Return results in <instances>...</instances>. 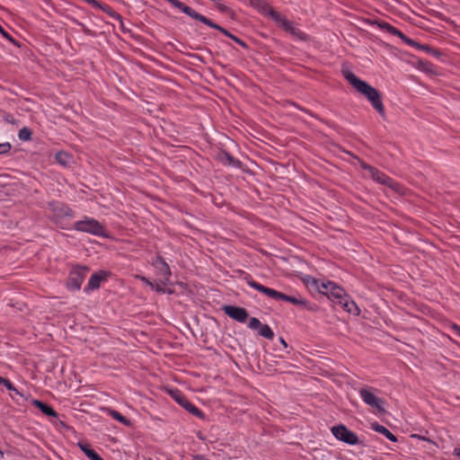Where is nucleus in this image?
Masks as SVG:
<instances>
[{
  "mask_svg": "<svg viewBox=\"0 0 460 460\" xmlns=\"http://www.w3.org/2000/svg\"><path fill=\"white\" fill-rule=\"evenodd\" d=\"M342 75L344 78L362 95H364L368 102L371 103L373 108L377 111V113L385 118V106L383 104V97L382 93L367 82L362 81L358 77H357L351 71L348 69L342 70Z\"/></svg>",
  "mask_w": 460,
  "mask_h": 460,
  "instance_id": "nucleus-1",
  "label": "nucleus"
},
{
  "mask_svg": "<svg viewBox=\"0 0 460 460\" xmlns=\"http://www.w3.org/2000/svg\"><path fill=\"white\" fill-rule=\"evenodd\" d=\"M328 299L333 302L334 304L341 305L342 308L348 313L356 315L359 314V309L357 304L354 301L349 300L345 290L340 286L336 285L335 283L331 289Z\"/></svg>",
  "mask_w": 460,
  "mask_h": 460,
  "instance_id": "nucleus-2",
  "label": "nucleus"
},
{
  "mask_svg": "<svg viewBox=\"0 0 460 460\" xmlns=\"http://www.w3.org/2000/svg\"><path fill=\"white\" fill-rule=\"evenodd\" d=\"M271 19L284 30L286 32L290 33L294 38L306 41L309 37L304 31L295 27L293 23L286 18V16L280 14L279 12H272Z\"/></svg>",
  "mask_w": 460,
  "mask_h": 460,
  "instance_id": "nucleus-3",
  "label": "nucleus"
},
{
  "mask_svg": "<svg viewBox=\"0 0 460 460\" xmlns=\"http://www.w3.org/2000/svg\"><path fill=\"white\" fill-rule=\"evenodd\" d=\"M74 229L97 236L105 235L103 226L96 219L88 217H85L83 220L75 222L74 225Z\"/></svg>",
  "mask_w": 460,
  "mask_h": 460,
  "instance_id": "nucleus-4",
  "label": "nucleus"
},
{
  "mask_svg": "<svg viewBox=\"0 0 460 460\" xmlns=\"http://www.w3.org/2000/svg\"><path fill=\"white\" fill-rule=\"evenodd\" d=\"M48 208L52 213L50 218L56 224H59L65 217H74V211L63 202L51 201L48 204Z\"/></svg>",
  "mask_w": 460,
  "mask_h": 460,
  "instance_id": "nucleus-5",
  "label": "nucleus"
},
{
  "mask_svg": "<svg viewBox=\"0 0 460 460\" xmlns=\"http://www.w3.org/2000/svg\"><path fill=\"white\" fill-rule=\"evenodd\" d=\"M89 268L85 266H76L69 273L66 280V288L69 290L75 291L81 288L82 283L84 280Z\"/></svg>",
  "mask_w": 460,
  "mask_h": 460,
  "instance_id": "nucleus-6",
  "label": "nucleus"
},
{
  "mask_svg": "<svg viewBox=\"0 0 460 460\" xmlns=\"http://www.w3.org/2000/svg\"><path fill=\"white\" fill-rule=\"evenodd\" d=\"M359 395L366 404L376 410L379 413L385 412L384 408L385 401L382 398L377 397L372 392V388H361L359 390Z\"/></svg>",
  "mask_w": 460,
  "mask_h": 460,
  "instance_id": "nucleus-7",
  "label": "nucleus"
},
{
  "mask_svg": "<svg viewBox=\"0 0 460 460\" xmlns=\"http://www.w3.org/2000/svg\"><path fill=\"white\" fill-rule=\"evenodd\" d=\"M332 433L337 439L350 446L357 445L359 442L357 434L343 424L332 427Z\"/></svg>",
  "mask_w": 460,
  "mask_h": 460,
  "instance_id": "nucleus-8",
  "label": "nucleus"
},
{
  "mask_svg": "<svg viewBox=\"0 0 460 460\" xmlns=\"http://www.w3.org/2000/svg\"><path fill=\"white\" fill-rule=\"evenodd\" d=\"M172 397L186 411L199 419H204V413L193 405L179 390L170 392Z\"/></svg>",
  "mask_w": 460,
  "mask_h": 460,
  "instance_id": "nucleus-9",
  "label": "nucleus"
},
{
  "mask_svg": "<svg viewBox=\"0 0 460 460\" xmlns=\"http://www.w3.org/2000/svg\"><path fill=\"white\" fill-rule=\"evenodd\" d=\"M153 265L158 273L159 282H161L163 285H166L169 282V279L172 275L170 267L167 262L161 255H157L153 260Z\"/></svg>",
  "mask_w": 460,
  "mask_h": 460,
  "instance_id": "nucleus-10",
  "label": "nucleus"
},
{
  "mask_svg": "<svg viewBox=\"0 0 460 460\" xmlns=\"http://www.w3.org/2000/svg\"><path fill=\"white\" fill-rule=\"evenodd\" d=\"M378 25L382 30L387 31L388 33L394 36H398L403 42H405L409 46L414 47L416 49L420 48V43L410 39L409 37L404 35L401 31L392 26L391 24L382 22Z\"/></svg>",
  "mask_w": 460,
  "mask_h": 460,
  "instance_id": "nucleus-11",
  "label": "nucleus"
},
{
  "mask_svg": "<svg viewBox=\"0 0 460 460\" xmlns=\"http://www.w3.org/2000/svg\"><path fill=\"white\" fill-rule=\"evenodd\" d=\"M222 310L226 315L239 323H245L249 317L247 310L243 307L235 305H224Z\"/></svg>",
  "mask_w": 460,
  "mask_h": 460,
  "instance_id": "nucleus-12",
  "label": "nucleus"
},
{
  "mask_svg": "<svg viewBox=\"0 0 460 460\" xmlns=\"http://www.w3.org/2000/svg\"><path fill=\"white\" fill-rule=\"evenodd\" d=\"M278 300H283V301L289 302L296 305L304 306L308 311H312V312H315L318 310V305H316L315 304H311L307 300L303 299L300 296H288L284 293L279 292Z\"/></svg>",
  "mask_w": 460,
  "mask_h": 460,
  "instance_id": "nucleus-13",
  "label": "nucleus"
},
{
  "mask_svg": "<svg viewBox=\"0 0 460 460\" xmlns=\"http://www.w3.org/2000/svg\"><path fill=\"white\" fill-rule=\"evenodd\" d=\"M110 275L111 272L104 270H100L98 272L93 273L91 276L88 284L84 288V292L89 293L93 290L98 289L101 286V283L102 281H105Z\"/></svg>",
  "mask_w": 460,
  "mask_h": 460,
  "instance_id": "nucleus-14",
  "label": "nucleus"
},
{
  "mask_svg": "<svg viewBox=\"0 0 460 460\" xmlns=\"http://www.w3.org/2000/svg\"><path fill=\"white\" fill-rule=\"evenodd\" d=\"M246 283L252 288L258 290L259 292L264 294L265 296L274 299L278 300L279 291H277L275 289L267 288L259 282L253 280L251 277L245 278Z\"/></svg>",
  "mask_w": 460,
  "mask_h": 460,
  "instance_id": "nucleus-15",
  "label": "nucleus"
},
{
  "mask_svg": "<svg viewBox=\"0 0 460 460\" xmlns=\"http://www.w3.org/2000/svg\"><path fill=\"white\" fill-rule=\"evenodd\" d=\"M217 160L220 162L222 164L226 166H231L234 168H240L242 165V163L234 157L232 155H230L228 152L225 150H220L217 154Z\"/></svg>",
  "mask_w": 460,
  "mask_h": 460,
  "instance_id": "nucleus-16",
  "label": "nucleus"
},
{
  "mask_svg": "<svg viewBox=\"0 0 460 460\" xmlns=\"http://www.w3.org/2000/svg\"><path fill=\"white\" fill-rule=\"evenodd\" d=\"M205 24L209 26L210 28H213V29H216V30L219 31L224 35H226V37L230 38L231 40H233V41L236 42L237 44H239L243 48L248 49L247 43H245L243 40H241L240 38L234 36L230 31H228L225 28H223L222 26L217 24L216 22H214L210 19L208 18L206 22H205Z\"/></svg>",
  "mask_w": 460,
  "mask_h": 460,
  "instance_id": "nucleus-17",
  "label": "nucleus"
},
{
  "mask_svg": "<svg viewBox=\"0 0 460 460\" xmlns=\"http://www.w3.org/2000/svg\"><path fill=\"white\" fill-rule=\"evenodd\" d=\"M370 177L378 183L386 185L392 189H394L397 185L390 177L377 170L376 167L369 173Z\"/></svg>",
  "mask_w": 460,
  "mask_h": 460,
  "instance_id": "nucleus-18",
  "label": "nucleus"
},
{
  "mask_svg": "<svg viewBox=\"0 0 460 460\" xmlns=\"http://www.w3.org/2000/svg\"><path fill=\"white\" fill-rule=\"evenodd\" d=\"M250 4L252 6L257 8L261 13L270 15V18L272 12H277L266 2V0H250Z\"/></svg>",
  "mask_w": 460,
  "mask_h": 460,
  "instance_id": "nucleus-19",
  "label": "nucleus"
},
{
  "mask_svg": "<svg viewBox=\"0 0 460 460\" xmlns=\"http://www.w3.org/2000/svg\"><path fill=\"white\" fill-rule=\"evenodd\" d=\"M32 404L46 416L54 418L58 417V412L50 405L40 400H33Z\"/></svg>",
  "mask_w": 460,
  "mask_h": 460,
  "instance_id": "nucleus-20",
  "label": "nucleus"
},
{
  "mask_svg": "<svg viewBox=\"0 0 460 460\" xmlns=\"http://www.w3.org/2000/svg\"><path fill=\"white\" fill-rule=\"evenodd\" d=\"M372 429L375 431L383 434L385 438H387L390 441L396 442L397 438L385 426L378 424L377 422H374L371 424Z\"/></svg>",
  "mask_w": 460,
  "mask_h": 460,
  "instance_id": "nucleus-21",
  "label": "nucleus"
},
{
  "mask_svg": "<svg viewBox=\"0 0 460 460\" xmlns=\"http://www.w3.org/2000/svg\"><path fill=\"white\" fill-rule=\"evenodd\" d=\"M78 447L90 460H103L99 454L91 448L89 444L79 442Z\"/></svg>",
  "mask_w": 460,
  "mask_h": 460,
  "instance_id": "nucleus-22",
  "label": "nucleus"
},
{
  "mask_svg": "<svg viewBox=\"0 0 460 460\" xmlns=\"http://www.w3.org/2000/svg\"><path fill=\"white\" fill-rule=\"evenodd\" d=\"M96 8L101 9L102 11L105 12L108 15H110L114 20L119 21L120 23H122V16L116 13L111 6L105 4H102L99 2V5H96Z\"/></svg>",
  "mask_w": 460,
  "mask_h": 460,
  "instance_id": "nucleus-23",
  "label": "nucleus"
},
{
  "mask_svg": "<svg viewBox=\"0 0 460 460\" xmlns=\"http://www.w3.org/2000/svg\"><path fill=\"white\" fill-rule=\"evenodd\" d=\"M314 284L316 286V288L318 289L319 293L323 295V296H326L327 298H328L329 295H330V292H331V289H332V286L334 285V283L331 282V281H328L326 283L322 282L319 285V282L317 280H314Z\"/></svg>",
  "mask_w": 460,
  "mask_h": 460,
  "instance_id": "nucleus-24",
  "label": "nucleus"
},
{
  "mask_svg": "<svg viewBox=\"0 0 460 460\" xmlns=\"http://www.w3.org/2000/svg\"><path fill=\"white\" fill-rule=\"evenodd\" d=\"M258 333L268 340L274 338V332L268 324H261L258 330Z\"/></svg>",
  "mask_w": 460,
  "mask_h": 460,
  "instance_id": "nucleus-25",
  "label": "nucleus"
},
{
  "mask_svg": "<svg viewBox=\"0 0 460 460\" xmlns=\"http://www.w3.org/2000/svg\"><path fill=\"white\" fill-rule=\"evenodd\" d=\"M32 132L29 128H22L19 130L18 137L20 140L28 141L31 139Z\"/></svg>",
  "mask_w": 460,
  "mask_h": 460,
  "instance_id": "nucleus-26",
  "label": "nucleus"
},
{
  "mask_svg": "<svg viewBox=\"0 0 460 460\" xmlns=\"http://www.w3.org/2000/svg\"><path fill=\"white\" fill-rule=\"evenodd\" d=\"M0 385H3L6 387L7 390L14 392L16 394L21 395V393L14 387V385L11 383L9 379H6L3 376H0Z\"/></svg>",
  "mask_w": 460,
  "mask_h": 460,
  "instance_id": "nucleus-27",
  "label": "nucleus"
},
{
  "mask_svg": "<svg viewBox=\"0 0 460 460\" xmlns=\"http://www.w3.org/2000/svg\"><path fill=\"white\" fill-rule=\"evenodd\" d=\"M111 415L117 420H119L120 423L126 425V426H129L130 425V420H128L125 416L121 415L119 411H111Z\"/></svg>",
  "mask_w": 460,
  "mask_h": 460,
  "instance_id": "nucleus-28",
  "label": "nucleus"
},
{
  "mask_svg": "<svg viewBox=\"0 0 460 460\" xmlns=\"http://www.w3.org/2000/svg\"><path fill=\"white\" fill-rule=\"evenodd\" d=\"M217 8L221 12L227 15H229L232 19H234V13L232 11L228 6L221 4L217 3Z\"/></svg>",
  "mask_w": 460,
  "mask_h": 460,
  "instance_id": "nucleus-29",
  "label": "nucleus"
},
{
  "mask_svg": "<svg viewBox=\"0 0 460 460\" xmlns=\"http://www.w3.org/2000/svg\"><path fill=\"white\" fill-rule=\"evenodd\" d=\"M70 156L66 153L59 152L56 155V160L63 165H66L69 163Z\"/></svg>",
  "mask_w": 460,
  "mask_h": 460,
  "instance_id": "nucleus-30",
  "label": "nucleus"
},
{
  "mask_svg": "<svg viewBox=\"0 0 460 460\" xmlns=\"http://www.w3.org/2000/svg\"><path fill=\"white\" fill-rule=\"evenodd\" d=\"M262 323L256 317H251L249 320L248 327L252 330H259Z\"/></svg>",
  "mask_w": 460,
  "mask_h": 460,
  "instance_id": "nucleus-31",
  "label": "nucleus"
},
{
  "mask_svg": "<svg viewBox=\"0 0 460 460\" xmlns=\"http://www.w3.org/2000/svg\"><path fill=\"white\" fill-rule=\"evenodd\" d=\"M418 49H422V50L426 51L427 53L431 54L436 57L440 56V52L438 49H432L429 45L420 44V48H419Z\"/></svg>",
  "mask_w": 460,
  "mask_h": 460,
  "instance_id": "nucleus-32",
  "label": "nucleus"
},
{
  "mask_svg": "<svg viewBox=\"0 0 460 460\" xmlns=\"http://www.w3.org/2000/svg\"><path fill=\"white\" fill-rule=\"evenodd\" d=\"M355 158L358 160V164H359L360 167H361L363 170L367 171V172H368V173H370V172H371V171H373L374 166H372V165H370V164H368L365 163L363 160H361V159H360L359 157H358V156H355Z\"/></svg>",
  "mask_w": 460,
  "mask_h": 460,
  "instance_id": "nucleus-33",
  "label": "nucleus"
},
{
  "mask_svg": "<svg viewBox=\"0 0 460 460\" xmlns=\"http://www.w3.org/2000/svg\"><path fill=\"white\" fill-rule=\"evenodd\" d=\"M0 33L9 41L13 42L14 45H18V42L0 25Z\"/></svg>",
  "mask_w": 460,
  "mask_h": 460,
  "instance_id": "nucleus-34",
  "label": "nucleus"
},
{
  "mask_svg": "<svg viewBox=\"0 0 460 460\" xmlns=\"http://www.w3.org/2000/svg\"><path fill=\"white\" fill-rule=\"evenodd\" d=\"M11 147V144L8 142L0 144V155L8 154Z\"/></svg>",
  "mask_w": 460,
  "mask_h": 460,
  "instance_id": "nucleus-35",
  "label": "nucleus"
},
{
  "mask_svg": "<svg viewBox=\"0 0 460 460\" xmlns=\"http://www.w3.org/2000/svg\"><path fill=\"white\" fill-rule=\"evenodd\" d=\"M163 284L160 282V283H155V288L153 289H155L156 292L158 293H165L166 290L163 288Z\"/></svg>",
  "mask_w": 460,
  "mask_h": 460,
  "instance_id": "nucleus-36",
  "label": "nucleus"
},
{
  "mask_svg": "<svg viewBox=\"0 0 460 460\" xmlns=\"http://www.w3.org/2000/svg\"><path fill=\"white\" fill-rule=\"evenodd\" d=\"M142 281H144L146 285H148L149 287H151L152 288H155V283H153L152 281H150L149 279H147L145 277H142L141 278Z\"/></svg>",
  "mask_w": 460,
  "mask_h": 460,
  "instance_id": "nucleus-37",
  "label": "nucleus"
},
{
  "mask_svg": "<svg viewBox=\"0 0 460 460\" xmlns=\"http://www.w3.org/2000/svg\"><path fill=\"white\" fill-rule=\"evenodd\" d=\"M452 329L454 330V332L456 335L460 336V326H458L456 324H453Z\"/></svg>",
  "mask_w": 460,
  "mask_h": 460,
  "instance_id": "nucleus-38",
  "label": "nucleus"
},
{
  "mask_svg": "<svg viewBox=\"0 0 460 460\" xmlns=\"http://www.w3.org/2000/svg\"><path fill=\"white\" fill-rule=\"evenodd\" d=\"M193 460H208V459L205 458V456H203L197 455V456H193Z\"/></svg>",
  "mask_w": 460,
  "mask_h": 460,
  "instance_id": "nucleus-39",
  "label": "nucleus"
},
{
  "mask_svg": "<svg viewBox=\"0 0 460 460\" xmlns=\"http://www.w3.org/2000/svg\"><path fill=\"white\" fill-rule=\"evenodd\" d=\"M453 455L460 459V448H455Z\"/></svg>",
  "mask_w": 460,
  "mask_h": 460,
  "instance_id": "nucleus-40",
  "label": "nucleus"
},
{
  "mask_svg": "<svg viewBox=\"0 0 460 460\" xmlns=\"http://www.w3.org/2000/svg\"><path fill=\"white\" fill-rule=\"evenodd\" d=\"M411 437H412V438H420V439H423V440L430 441L429 438H426L421 437V436L417 435V434H414V435H412Z\"/></svg>",
  "mask_w": 460,
  "mask_h": 460,
  "instance_id": "nucleus-41",
  "label": "nucleus"
},
{
  "mask_svg": "<svg viewBox=\"0 0 460 460\" xmlns=\"http://www.w3.org/2000/svg\"><path fill=\"white\" fill-rule=\"evenodd\" d=\"M280 342L281 344H283L285 347L288 346L287 342L285 341V340L283 338H280Z\"/></svg>",
  "mask_w": 460,
  "mask_h": 460,
  "instance_id": "nucleus-42",
  "label": "nucleus"
},
{
  "mask_svg": "<svg viewBox=\"0 0 460 460\" xmlns=\"http://www.w3.org/2000/svg\"><path fill=\"white\" fill-rule=\"evenodd\" d=\"M60 424H61L62 426H66V424H65L63 421H60Z\"/></svg>",
  "mask_w": 460,
  "mask_h": 460,
  "instance_id": "nucleus-43",
  "label": "nucleus"
},
{
  "mask_svg": "<svg viewBox=\"0 0 460 460\" xmlns=\"http://www.w3.org/2000/svg\"><path fill=\"white\" fill-rule=\"evenodd\" d=\"M151 460V459H150Z\"/></svg>",
  "mask_w": 460,
  "mask_h": 460,
  "instance_id": "nucleus-44",
  "label": "nucleus"
}]
</instances>
